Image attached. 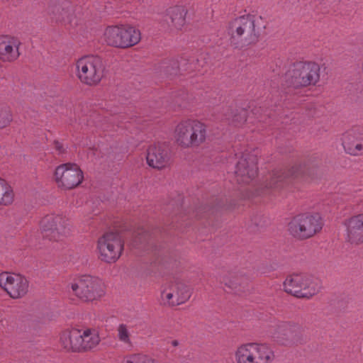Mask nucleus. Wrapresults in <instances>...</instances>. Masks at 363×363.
Wrapping results in <instances>:
<instances>
[{
	"mask_svg": "<svg viewBox=\"0 0 363 363\" xmlns=\"http://www.w3.org/2000/svg\"><path fill=\"white\" fill-rule=\"evenodd\" d=\"M298 326L293 322H281L277 325V333L278 335L289 337L295 333Z\"/></svg>",
	"mask_w": 363,
	"mask_h": 363,
	"instance_id": "nucleus-25",
	"label": "nucleus"
},
{
	"mask_svg": "<svg viewBox=\"0 0 363 363\" xmlns=\"http://www.w3.org/2000/svg\"><path fill=\"white\" fill-rule=\"evenodd\" d=\"M346 240L352 244L363 243V212L352 215L345 220Z\"/></svg>",
	"mask_w": 363,
	"mask_h": 363,
	"instance_id": "nucleus-17",
	"label": "nucleus"
},
{
	"mask_svg": "<svg viewBox=\"0 0 363 363\" xmlns=\"http://www.w3.org/2000/svg\"><path fill=\"white\" fill-rule=\"evenodd\" d=\"M258 159L254 154H244L239 159L235 170L236 180L238 183L248 184L257 175Z\"/></svg>",
	"mask_w": 363,
	"mask_h": 363,
	"instance_id": "nucleus-15",
	"label": "nucleus"
},
{
	"mask_svg": "<svg viewBox=\"0 0 363 363\" xmlns=\"http://www.w3.org/2000/svg\"><path fill=\"white\" fill-rule=\"evenodd\" d=\"M74 67L77 78L86 86H98L105 76L103 62L95 55H84L79 57L75 62Z\"/></svg>",
	"mask_w": 363,
	"mask_h": 363,
	"instance_id": "nucleus-5",
	"label": "nucleus"
},
{
	"mask_svg": "<svg viewBox=\"0 0 363 363\" xmlns=\"http://www.w3.org/2000/svg\"><path fill=\"white\" fill-rule=\"evenodd\" d=\"M118 338L123 343H130V333L128 327L124 324H121L117 328Z\"/></svg>",
	"mask_w": 363,
	"mask_h": 363,
	"instance_id": "nucleus-28",
	"label": "nucleus"
},
{
	"mask_svg": "<svg viewBox=\"0 0 363 363\" xmlns=\"http://www.w3.org/2000/svg\"><path fill=\"white\" fill-rule=\"evenodd\" d=\"M15 199V194L11 185L0 177V206L11 205Z\"/></svg>",
	"mask_w": 363,
	"mask_h": 363,
	"instance_id": "nucleus-24",
	"label": "nucleus"
},
{
	"mask_svg": "<svg viewBox=\"0 0 363 363\" xmlns=\"http://www.w3.org/2000/svg\"><path fill=\"white\" fill-rule=\"evenodd\" d=\"M320 215L317 212H305L294 216L288 225L289 233L298 239H307L320 231L323 227Z\"/></svg>",
	"mask_w": 363,
	"mask_h": 363,
	"instance_id": "nucleus-6",
	"label": "nucleus"
},
{
	"mask_svg": "<svg viewBox=\"0 0 363 363\" xmlns=\"http://www.w3.org/2000/svg\"><path fill=\"white\" fill-rule=\"evenodd\" d=\"M235 363H273L276 355L268 344L245 342L238 345L233 353Z\"/></svg>",
	"mask_w": 363,
	"mask_h": 363,
	"instance_id": "nucleus-3",
	"label": "nucleus"
},
{
	"mask_svg": "<svg viewBox=\"0 0 363 363\" xmlns=\"http://www.w3.org/2000/svg\"><path fill=\"white\" fill-rule=\"evenodd\" d=\"M50 12L57 21L71 24L73 18V9L69 1L54 0L50 6Z\"/></svg>",
	"mask_w": 363,
	"mask_h": 363,
	"instance_id": "nucleus-21",
	"label": "nucleus"
},
{
	"mask_svg": "<svg viewBox=\"0 0 363 363\" xmlns=\"http://www.w3.org/2000/svg\"><path fill=\"white\" fill-rule=\"evenodd\" d=\"M54 149L57 152L58 154H62L65 151V147L62 143L59 141L54 142Z\"/></svg>",
	"mask_w": 363,
	"mask_h": 363,
	"instance_id": "nucleus-30",
	"label": "nucleus"
},
{
	"mask_svg": "<svg viewBox=\"0 0 363 363\" xmlns=\"http://www.w3.org/2000/svg\"><path fill=\"white\" fill-rule=\"evenodd\" d=\"M242 113H243V114H244V118H243V119H244V120H245V113H245V111H242Z\"/></svg>",
	"mask_w": 363,
	"mask_h": 363,
	"instance_id": "nucleus-32",
	"label": "nucleus"
},
{
	"mask_svg": "<svg viewBox=\"0 0 363 363\" xmlns=\"http://www.w3.org/2000/svg\"><path fill=\"white\" fill-rule=\"evenodd\" d=\"M0 286L13 299L23 298L28 291L29 283L23 275L16 273L0 274Z\"/></svg>",
	"mask_w": 363,
	"mask_h": 363,
	"instance_id": "nucleus-14",
	"label": "nucleus"
},
{
	"mask_svg": "<svg viewBox=\"0 0 363 363\" xmlns=\"http://www.w3.org/2000/svg\"><path fill=\"white\" fill-rule=\"evenodd\" d=\"M320 68L312 61L300 62L294 65L286 75V82L294 88L315 85L320 80Z\"/></svg>",
	"mask_w": 363,
	"mask_h": 363,
	"instance_id": "nucleus-7",
	"label": "nucleus"
},
{
	"mask_svg": "<svg viewBox=\"0 0 363 363\" xmlns=\"http://www.w3.org/2000/svg\"><path fill=\"white\" fill-rule=\"evenodd\" d=\"M191 296L190 287L183 281L174 280L162 285L160 301L164 306L175 307L187 302Z\"/></svg>",
	"mask_w": 363,
	"mask_h": 363,
	"instance_id": "nucleus-11",
	"label": "nucleus"
},
{
	"mask_svg": "<svg viewBox=\"0 0 363 363\" xmlns=\"http://www.w3.org/2000/svg\"><path fill=\"white\" fill-rule=\"evenodd\" d=\"M231 38L244 45L255 43L258 35L255 31L253 18L250 16H241L233 21L229 27Z\"/></svg>",
	"mask_w": 363,
	"mask_h": 363,
	"instance_id": "nucleus-13",
	"label": "nucleus"
},
{
	"mask_svg": "<svg viewBox=\"0 0 363 363\" xmlns=\"http://www.w3.org/2000/svg\"><path fill=\"white\" fill-rule=\"evenodd\" d=\"M20 42L14 37L0 36V60L4 62H12L19 57Z\"/></svg>",
	"mask_w": 363,
	"mask_h": 363,
	"instance_id": "nucleus-20",
	"label": "nucleus"
},
{
	"mask_svg": "<svg viewBox=\"0 0 363 363\" xmlns=\"http://www.w3.org/2000/svg\"><path fill=\"white\" fill-rule=\"evenodd\" d=\"M79 331L82 336L81 351L91 350L99 344L101 338L97 329L84 328Z\"/></svg>",
	"mask_w": 363,
	"mask_h": 363,
	"instance_id": "nucleus-23",
	"label": "nucleus"
},
{
	"mask_svg": "<svg viewBox=\"0 0 363 363\" xmlns=\"http://www.w3.org/2000/svg\"><path fill=\"white\" fill-rule=\"evenodd\" d=\"M123 363H155V359L145 354H133L125 357Z\"/></svg>",
	"mask_w": 363,
	"mask_h": 363,
	"instance_id": "nucleus-26",
	"label": "nucleus"
},
{
	"mask_svg": "<svg viewBox=\"0 0 363 363\" xmlns=\"http://www.w3.org/2000/svg\"><path fill=\"white\" fill-rule=\"evenodd\" d=\"M187 9L183 5H174L166 10L165 22L171 30H181L186 23Z\"/></svg>",
	"mask_w": 363,
	"mask_h": 363,
	"instance_id": "nucleus-19",
	"label": "nucleus"
},
{
	"mask_svg": "<svg viewBox=\"0 0 363 363\" xmlns=\"http://www.w3.org/2000/svg\"><path fill=\"white\" fill-rule=\"evenodd\" d=\"M54 179L60 189L71 190L79 186L82 183L84 173L77 164L67 162L55 168Z\"/></svg>",
	"mask_w": 363,
	"mask_h": 363,
	"instance_id": "nucleus-12",
	"label": "nucleus"
},
{
	"mask_svg": "<svg viewBox=\"0 0 363 363\" xmlns=\"http://www.w3.org/2000/svg\"><path fill=\"white\" fill-rule=\"evenodd\" d=\"M72 294L83 302L99 301L106 294V286L99 277L82 274L74 277L69 284Z\"/></svg>",
	"mask_w": 363,
	"mask_h": 363,
	"instance_id": "nucleus-2",
	"label": "nucleus"
},
{
	"mask_svg": "<svg viewBox=\"0 0 363 363\" xmlns=\"http://www.w3.org/2000/svg\"><path fill=\"white\" fill-rule=\"evenodd\" d=\"M173 137L175 144L182 149L197 148L206 142L208 128L200 120L182 119L175 125Z\"/></svg>",
	"mask_w": 363,
	"mask_h": 363,
	"instance_id": "nucleus-1",
	"label": "nucleus"
},
{
	"mask_svg": "<svg viewBox=\"0 0 363 363\" xmlns=\"http://www.w3.org/2000/svg\"><path fill=\"white\" fill-rule=\"evenodd\" d=\"M102 38L109 46L128 48L140 41L141 33L138 28L129 24L111 25L104 29Z\"/></svg>",
	"mask_w": 363,
	"mask_h": 363,
	"instance_id": "nucleus-4",
	"label": "nucleus"
},
{
	"mask_svg": "<svg viewBox=\"0 0 363 363\" xmlns=\"http://www.w3.org/2000/svg\"><path fill=\"white\" fill-rule=\"evenodd\" d=\"M179 342L177 340H172L171 342V345L174 347H177L178 345Z\"/></svg>",
	"mask_w": 363,
	"mask_h": 363,
	"instance_id": "nucleus-31",
	"label": "nucleus"
},
{
	"mask_svg": "<svg viewBox=\"0 0 363 363\" xmlns=\"http://www.w3.org/2000/svg\"><path fill=\"white\" fill-rule=\"evenodd\" d=\"M342 145L350 155H363V130L352 129L346 131L342 136Z\"/></svg>",
	"mask_w": 363,
	"mask_h": 363,
	"instance_id": "nucleus-18",
	"label": "nucleus"
},
{
	"mask_svg": "<svg viewBox=\"0 0 363 363\" xmlns=\"http://www.w3.org/2000/svg\"><path fill=\"white\" fill-rule=\"evenodd\" d=\"M40 229L50 240H58L72 233V223L64 213H53L45 216L40 222Z\"/></svg>",
	"mask_w": 363,
	"mask_h": 363,
	"instance_id": "nucleus-10",
	"label": "nucleus"
},
{
	"mask_svg": "<svg viewBox=\"0 0 363 363\" xmlns=\"http://www.w3.org/2000/svg\"><path fill=\"white\" fill-rule=\"evenodd\" d=\"M284 291L298 298H311L321 289L320 281L313 277L296 274L288 277L284 282Z\"/></svg>",
	"mask_w": 363,
	"mask_h": 363,
	"instance_id": "nucleus-8",
	"label": "nucleus"
},
{
	"mask_svg": "<svg viewBox=\"0 0 363 363\" xmlns=\"http://www.w3.org/2000/svg\"><path fill=\"white\" fill-rule=\"evenodd\" d=\"M12 121V113L9 108L0 106V128L8 126Z\"/></svg>",
	"mask_w": 363,
	"mask_h": 363,
	"instance_id": "nucleus-27",
	"label": "nucleus"
},
{
	"mask_svg": "<svg viewBox=\"0 0 363 363\" xmlns=\"http://www.w3.org/2000/svg\"><path fill=\"white\" fill-rule=\"evenodd\" d=\"M146 161L150 167L155 169H161L167 167L169 162L167 146L160 143L150 145L147 149Z\"/></svg>",
	"mask_w": 363,
	"mask_h": 363,
	"instance_id": "nucleus-16",
	"label": "nucleus"
},
{
	"mask_svg": "<svg viewBox=\"0 0 363 363\" xmlns=\"http://www.w3.org/2000/svg\"><path fill=\"white\" fill-rule=\"evenodd\" d=\"M238 277L233 274H229L223 278L222 283L230 289H236L239 283L238 281Z\"/></svg>",
	"mask_w": 363,
	"mask_h": 363,
	"instance_id": "nucleus-29",
	"label": "nucleus"
},
{
	"mask_svg": "<svg viewBox=\"0 0 363 363\" xmlns=\"http://www.w3.org/2000/svg\"><path fill=\"white\" fill-rule=\"evenodd\" d=\"M81 334L79 329L72 328L63 331L60 335L62 346L71 351H81Z\"/></svg>",
	"mask_w": 363,
	"mask_h": 363,
	"instance_id": "nucleus-22",
	"label": "nucleus"
},
{
	"mask_svg": "<svg viewBox=\"0 0 363 363\" xmlns=\"http://www.w3.org/2000/svg\"><path fill=\"white\" fill-rule=\"evenodd\" d=\"M123 250L124 241L117 232H107L97 240L98 256L104 262L115 263L122 255Z\"/></svg>",
	"mask_w": 363,
	"mask_h": 363,
	"instance_id": "nucleus-9",
	"label": "nucleus"
}]
</instances>
